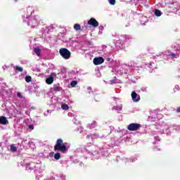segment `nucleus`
I'll return each mask as SVG.
<instances>
[{
  "label": "nucleus",
  "instance_id": "nucleus-1",
  "mask_svg": "<svg viewBox=\"0 0 180 180\" xmlns=\"http://www.w3.org/2000/svg\"><path fill=\"white\" fill-rule=\"evenodd\" d=\"M54 150L60 151V153H65L67 151V145L64 143L63 139H57L56 145L54 146Z\"/></svg>",
  "mask_w": 180,
  "mask_h": 180
},
{
  "label": "nucleus",
  "instance_id": "nucleus-2",
  "mask_svg": "<svg viewBox=\"0 0 180 180\" xmlns=\"http://www.w3.org/2000/svg\"><path fill=\"white\" fill-rule=\"evenodd\" d=\"M59 53L65 60H70L71 57V52L65 48L60 49L59 50Z\"/></svg>",
  "mask_w": 180,
  "mask_h": 180
},
{
  "label": "nucleus",
  "instance_id": "nucleus-3",
  "mask_svg": "<svg viewBox=\"0 0 180 180\" xmlns=\"http://www.w3.org/2000/svg\"><path fill=\"white\" fill-rule=\"evenodd\" d=\"M141 129V124L137 123H131L127 126V129L129 131H137Z\"/></svg>",
  "mask_w": 180,
  "mask_h": 180
},
{
  "label": "nucleus",
  "instance_id": "nucleus-4",
  "mask_svg": "<svg viewBox=\"0 0 180 180\" xmlns=\"http://www.w3.org/2000/svg\"><path fill=\"white\" fill-rule=\"evenodd\" d=\"M87 24L93 27H98V26H99V22H98V20L94 18H90V20L87 22Z\"/></svg>",
  "mask_w": 180,
  "mask_h": 180
},
{
  "label": "nucleus",
  "instance_id": "nucleus-5",
  "mask_svg": "<svg viewBox=\"0 0 180 180\" xmlns=\"http://www.w3.org/2000/svg\"><path fill=\"white\" fill-rule=\"evenodd\" d=\"M93 63L94 65H101V64H103V63H105V59L102 57L94 58Z\"/></svg>",
  "mask_w": 180,
  "mask_h": 180
},
{
  "label": "nucleus",
  "instance_id": "nucleus-6",
  "mask_svg": "<svg viewBox=\"0 0 180 180\" xmlns=\"http://www.w3.org/2000/svg\"><path fill=\"white\" fill-rule=\"evenodd\" d=\"M54 77H57V74L54 72L51 73L50 77L46 78V83L48 84V85H51V84L54 82Z\"/></svg>",
  "mask_w": 180,
  "mask_h": 180
},
{
  "label": "nucleus",
  "instance_id": "nucleus-7",
  "mask_svg": "<svg viewBox=\"0 0 180 180\" xmlns=\"http://www.w3.org/2000/svg\"><path fill=\"white\" fill-rule=\"evenodd\" d=\"M131 96L134 102H139V101H140V96L137 94V93H136V91H133Z\"/></svg>",
  "mask_w": 180,
  "mask_h": 180
},
{
  "label": "nucleus",
  "instance_id": "nucleus-8",
  "mask_svg": "<svg viewBox=\"0 0 180 180\" xmlns=\"http://www.w3.org/2000/svg\"><path fill=\"white\" fill-rule=\"evenodd\" d=\"M8 123H9V121L8 120L6 117H5V116L0 117V124L5 125V124H8Z\"/></svg>",
  "mask_w": 180,
  "mask_h": 180
},
{
  "label": "nucleus",
  "instance_id": "nucleus-9",
  "mask_svg": "<svg viewBox=\"0 0 180 180\" xmlns=\"http://www.w3.org/2000/svg\"><path fill=\"white\" fill-rule=\"evenodd\" d=\"M14 70L15 72H23V68L19 65L15 66Z\"/></svg>",
  "mask_w": 180,
  "mask_h": 180
},
{
  "label": "nucleus",
  "instance_id": "nucleus-10",
  "mask_svg": "<svg viewBox=\"0 0 180 180\" xmlns=\"http://www.w3.org/2000/svg\"><path fill=\"white\" fill-rule=\"evenodd\" d=\"M34 51L35 54H37V56H38V57H40V54H41V50L40 49V48H39V47L34 48Z\"/></svg>",
  "mask_w": 180,
  "mask_h": 180
},
{
  "label": "nucleus",
  "instance_id": "nucleus-11",
  "mask_svg": "<svg viewBox=\"0 0 180 180\" xmlns=\"http://www.w3.org/2000/svg\"><path fill=\"white\" fill-rule=\"evenodd\" d=\"M73 28L76 31L80 30H81V25H79V24H75L74 26H73Z\"/></svg>",
  "mask_w": 180,
  "mask_h": 180
},
{
  "label": "nucleus",
  "instance_id": "nucleus-12",
  "mask_svg": "<svg viewBox=\"0 0 180 180\" xmlns=\"http://www.w3.org/2000/svg\"><path fill=\"white\" fill-rule=\"evenodd\" d=\"M70 85H71L72 88H75L77 86V85H78V82L73 80L71 82Z\"/></svg>",
  "mask_w": 180,
  "mask_h": 180
},
{
  "label": "nucleus",
  "instance_id": "nucleus-13",
  "mask_svg": "<svg viewBox=\"0 0 180 180\" xmlns=\"http://www.w3.org/2000/svg\"><path fill=\"white\" fill-rule=\"evenodd\" d=\"M61 108L63 110H68V109H70V107L68 106V105L67 104H63L61 105Z\"/></svg>",
  "mask_w": 180,
  "mask_h": 180
},
{
  "label": "nucleus",
  "instance_id": "nucleus-14",
  "mask_svg": "<svg viewBox=\"0 0 180 180\" xmlns=\"http://www.w3.org/2000/svg\"><path fill=\"white\" fill-rule=\"evenodd\" d=\"M11 151H12L13 153H16L18 151V148H16L13 145H11Z\"/></svg>",
  "mask_w": 180,
  "mask_h": 180
},
{
  "label": "nucleus",
  "instance_id": "nucleus-15",
  "mask_svg": "<svg viewBox=\"0 0 180 180\" xmlns=\"http://www.w3.org/2000/svg\"><path fill=\"white\" fill-rule=\"evenodd\" d=\"M155 16H161V15H162V13H161V11L156 9L155 11Z\"/></svg>",
  "mask_w": 180,
  "mask_h": 180
},
{
  "label": "nucleus",
  "instance_id": "nucleus-16",
  "mask_svg": "<svg viewBox=\"0 0 180 180\" xmlns=\"http://www.w3.org/2000/svg\"><path fill=\"white\" fill-rule=\"evenodd\" d=\"M54 158L55 160H60V158H61V154H60V153H55Z\"/></svg>",
  "mask_w": 180,
  "mask_h": 180
},
{
  "label": "nucleus",
  "instance_id": "nucleus-17",
  "mask_svg": "<svg viewBox=\"0 0 180 180\" xmlns=\"http://www.w3.org/2000/svg\"><path fill=\"white\" fill-rule=\"evenodd\" d=\"M25 81H26V82H27V83L32 82V77H30V76H26V77H25Z\"/></svg>",
  "mask_w": 180,
  "mask_h": 180
},
{
  "label": "nucleus",
  "instance_id": "nucleus-18",
  "mask_svg": "<svg viewBox=\"0 0 180 180\" xmlns=\"http://www.w3.org/2000/svg\"><path fill=\"white\" fill-rule=\"evenodd\" d=\"M109 2L110 5H115V4H116V0H110Z\"/></svg>",
  "mask_w": 180,
  "mask_h": 180
},
{
  "label": "nucleus",
  "instance_id": "nucleus-19",
  "mask_svg": "<svg viewBox=\"0 0 180 180\" xmlns=\"http://www.w3.org/2000/svg\"><path fill=\"white\" fill-rule=\"evenodd\" d=\"M28 129H30V130H33L34 129V126L33 124H30L28 126Z\"/></svg>",
  "mask_w": 180,
  "mask_h": 180
},
{
  "label": "nucleus",
  "instance_id": "nucleus-20",
  "mask_svg": "<svg viewBox=\"0 0 180 180\" xmlns=\"http://www.w3.org/2000/svg\"><path fill=\"white\" fill-rule=\"evenodd\" d=\"M54 91H56V92H58V91H60V88L58 87V86H56V87H54Z\"/></svg>",
  "mask_w": 180,
  "mask_h": 180
},
{
  "label": "nucleus",
  "instance_id": "nucleus-21",
  "mask_svg": "<svg viewBox=\"0 0 180 180\" xmlns=\"http://www.w3.org/2000/svg\"><path fill=\"white\" fill-rule=\"evenodd\" d=\"M18 98H22V94L20 92L17 93Z\"/></svg>",
  "mask_w": 180,
  "mask_h": 180
},
{
  "label": "nucleus",
  "instance_id": "nucleus-22",
  "mask_svg": "<svg viewBox=\"0 0 180 180\" xmlns=\"http://www.w3.org/2000/svg\"><path fill=\"white\" fill-rule=\"evenodd\" d=\"M177 113H180V107L176 109Z\"/></svg>",
  "mask_w": 180,
  "mask_h": 180
},
{
  "label": "nucleus",
  "instance_id": "nucleus-23",
  "mask_svg": "<svg viewBox=\"0 0 180 180\" xmlns=\"http://www.w3.org/2000/svg\"><path fill=\"white\" fill-rule=\"evenodd\" d=\"M92 124H96V121H93L92 123L91 124V126H92Z\"/></svg>",
  "mask_w": 180,
  "mask_h": 180
},
{
  "label": "nucleus",
  "instance_id": "nucleus-24",
  "mask_svg": "<svg viewBox=\"0 0 180 180\" xmlns=\"http://www.w3.org/2000/svg\"><path fill=\"white\" fill-rule=\"evenodd\" d=\"M18 0H15V2H18Z\"/></svg>",
  "mask_w": 180,
  "mask_h": 180
},
{
  "label": "nucleus",
  "instance_id": "nucleus-25",
  "mask_svg": "<svg viewBox=\"0 0 180 180\" xmlns=\"http://www.w3.org/2000/svg\"><path fill=\"white\" fill-rule=\"evenodd\" d=\"M51 154H54L53 153H50V155H51Z\"/></svg>",
  "mask_w": 180,
  "mask_h": 180
},
{
  "label": "nucleus",
  "instance_id": "nucleus-26",
  "mask_svg": "<svg viewBox=\"0 0 180 180\" xmlns=\"http://www.w3.org/2000/svg\"><path fill=\"white\" fill-rule=\"evenodd\" d=\"M88 89H91V88H89Z\"/></svg>",
  "mask_w": 180,
  "mask_h": 180
}]
</instances>
